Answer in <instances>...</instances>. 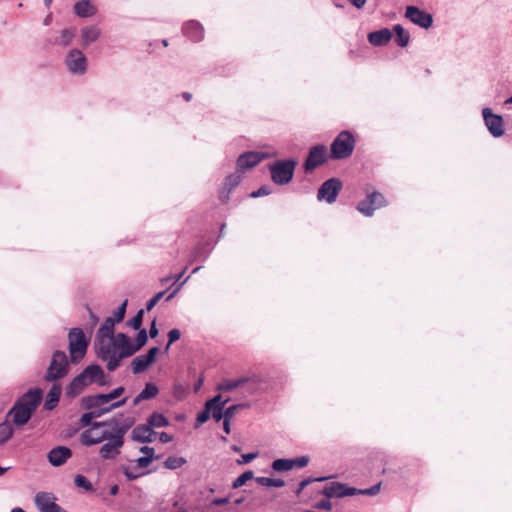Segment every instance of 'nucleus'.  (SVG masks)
Listing matches in <instances>:
<instances>
[{
	"mask_svg": "<svg viewBox=\"0 0 512 512\" xmlns=\"http://www.w3.org/2000/svg\"><path fill=\"white\" fill-rule=\"evenodd\" d=\"M98 358L106 362L108 371L116 370L122 359L128 358L133 355V350L130 347V338L124 333H118L116 339L102 342L94 346Z\"/></svg>",
	"mask_w": 512,
	"mask_h": 512,
	"instance_id": "f257e3e1",
	"label": "nucleus"
},
{
	"mask_svg": "<svg viewBox=\"0 0 512 512\" xmlns=\"http://www.w3.org/2000/svg\"><path fill=\"white\" fill-rule=\"evenodd\" d=\"M42 396L43 393L40 388H33L18 398L8 412V417L11 418L12 423L16 426L25 425L41 403Z\"/></svg>",
	"mask_w": 512,
	"mask_h": 512,
	"instance_id": "f03ea898",
	"label": "nucleus"
},
{
	"mask_svg": "<svg viewBox=\"0 0 512 512\" xmlns=\"http://www.w3.org/2000/svg\"><path fill=\"white\" fill-rule=\"evenodd\" d=\"M131 427V423L117 425L115 424L109 432V437L105 439V443L100 447L99 455L103 459H114L121 453L124 445V436Z\"/></svg>",
	"mask_w": 512,
	"mask_h": 512,
	"instance_id": "7ed1b4c3",
	"label": "nucleus"
},
{
	"mask_svg": "<svg viewBox=\"0 0 512 512\" xmlns=\"http://www.w3.org/2000/svg\"><path fill=\"white\" fill-rule=\"evenodd\" d=\"M68 342L71 361L77 363L86 355L90 337L81 328H72L68 333Z\"/></svg>",
	"mask_w": 512,
	"mask_h": 512,
	"instance_id": "20e7f679",
	"label": "nucleus"
},
{
	"mask_svg": "<svg viewBox=\"0 0 512 512\" xmlns=\"http://www.w3.org/2000/svg\"><path fill=\"white\" fill-rule=\"evenodd\" d=\"M110 426V422H94L92 423L91 428L83 431L80 435V442L82 445L91 446L102 443L109 437V432L111 429L107 427Z\"/></svg>",
	"mask_w": 512,
	"mask_h": 512,
	"instance_id": "39448f33",
	"label": "nucleus"
},
{
	"mask_svg": "<svg viewBox=\"0 0 512 512\" xmlns=\"http://www.w3.org/2000/svg\"><path fill=\"white\" fill-rule=\"evenodd\" d=\"M355 146V139L349 131H342L331 144V157L344 159L349 157Z\"/></svg>",
	"mask_w": 512,
	"mask_h": 512,
	"instance_id": "423d86ee",
	"label": "nucleus"
},
{
	"mask_svg": "<svg viewBox=\"0 0 512 512\" xmlns=\"http://www.w3.org/2000/svg\"><path fill=\"white\" fill-rule=\"evenodd\" d=\"M297 162L293 159L276 161L270 166L271 178L278 185L289 183L294 175Z\"/></svg>",
	"mask_w": 512,
	"mask_h": 512,
	"instance_id": "0eeeda50",
	"label": "nucleus"
},
{
	"mask_svg": "<svg viewBox=\"0 0 512 512\" xmlns=\"http://www.w3.org/2000/svg\"><path fill=\"white\" fill-rule=\"evenodd\" d=\"M68 357L63 351H55L45 374V380L55 381L68 373Z\"/></svg>",
	"mask_w": 512,
	"mask_h": 512,
	"instance_id": "6e6552de",
	"label": "nucleus"
},
{
	"mask_svg": "<svg viewBox=\"0 0 512 512\" xmlns=\"http://www.w3.org/2000/svg\"><path fill=\"white\" fill-rule=\"evenodd\" d=\"M386 204L385 197L381 193L374 191L357 204V210L364 216L371 217L377 209L386 206Z\"/></svg>",
	"mask_w": 512,
	"mask_h": 512,
	"instance_id": "1a4fd4ad",
	"label": "nucleus"
},
{
	"mask_svg": "<svg viewBox=\"0 0 512 512\" xmlns=\"http://www.w3.org/2000/svg\"><path fill=\"white\" fill-rule=\"evenodd\" d=\"M65 66L74 75H83L87 70V58L78 49H72L65 58Z\"/></svg>",
	"mask_w": 512,
	"mask_h": 512,
	"instance_id": "9d476101",
	"label": "nucleus"
},
{
	"mask_svg": "<svg viewBox=\"0 0 512 512\" xmlns=\"http://www.w3.org/2000/svg\"><path fill=\"white\" fill-rule=\"evenodd\" d=\"M342 188V183L337 178L326 180L319 188L317 193L318 200H325L327 203L332 204Z\"/></svg>",
	"mask_w": 512,
	"mask_h": 512,
	"instance_id": "9b49d317",
	"label": "nucleus"
},
{
	"mask_svg": "<svg viewBox=\"0 0 512 512\" xmlns=\"http://www.w3.org/2000/svg\"><path fill=\"white\" fill-rule=\"evenodd\" d=\"M485 126L489 133L495 137H501L504 134V123L500 115L492 113L490 108H483L482 110Z\"/></svg>",
	"mask_w": 512,
	"mask_h": 512,
	"instance_id": "f8f14e48",
	"label": "nucleus"
},
{
	"mask_svg": "<svg viewBox=\"0 0 512 512\" xmlns=\"http://www.w3.org/2000/svg\"><path fill=\"white\" fill-rule=\"evenodd\" d=\"M405 17L413 24L418 25L423 29H428L433 24V17L416 6H407L405 10Z\"/></svg>",
	"mask_w": 512,
	"mask_h": 512,
	"instance_id": "ddd939ff",
	"label": "nucleus"
},
{
	"mask_svg": "<svg viewBox=\"0 0 512 512\" xmlns=\"http://www.w3.org/2000/svg\"><path fill=\"white\" fill-rule=\"evenodd\" d=\"M327 157V148L324 145H317L310 149L304 163L306 173L312 172L316 167L323 164Z\"/></svg>",
	"mask_w": 512,
	"mask_h": 512,
	"instance_id": "4468645a",
	"label": "nucleus"
},
{
	"mask_svg": "<svg viewBox=\"0 0 512 512\" xmlns=\"http://www.w3.org/2000/svg\"><path fill=\"white\" fill-rule=\"evenodd\" d=\"M158 352V347H152L148 350L147 354L135 357L131 362L133 373L139 374L145 371L155 361Z\"/></svg>",
	"mask_w": 512,
	"mask_h": 512,
	"instance_id": "2eb2a0df",
	"label": "nucleus"
},
{
	"mask_svg": "<svg viewBox=\"0 0 512 512\" xmlns=\"http://www.w3.org/2000/svg\"><path fill=\"white\" fill-rule=\"evenodd\" d=\"M55 500L56 498L47 492H39L35 496V504L40 512H65Z\"/></svg>",
	"mask_w": 512,
	"mask_h": 512,
	"instance_id": "dca6fc26",
	"label": "nucleus"
},
{
	"mask_svg": "<svg viewBox=\"0 0 512 512\" xmlns=\"http://www.w3.org/2000/svg\"><path fill=\"white\" fill-rule=\"evenodd\" d=\"M264 154L258 152H245L237 159V170L245 173L262 161Z\"/></svg>",
	"mask_w": 512,
	"mask_h": 512,
	"instance_id": "f3484780",
	"label": "nucleus"
},
{
	"mask_svg": "<svg viewBox=\"0 0 512 512\" xmlns=\"http://www.w3.org/2000/svg\"><path fill=\"white\" fill-rule=\"evenodd\" d=\"M358 493V489L348 487L345 484L339 482H332L324 487L323 494L328 497H344L352 496Z\"/></svg>",
	"mask_w": 512,
	"mask_h": 512,
	"instance_id": "a211bd4d",
	"label": "nucleus"
},
{
	"mask_svg": "<svg viewBox=\"0 0 512 512\" xmlns=\"http://www.w3.org/2000/svg\"><path fill=\"white\" fill-rule=\"evenodd\" d=\"M81 406L86 410L96 411L107 409L110 405L104 394H96L83 397L81 399Z\"/></svg>",
	"mask_w": 512,
	"mask_h": 512,
	"instance_id": "6ab92c4d",
	"label": "nucleus"
},
{
	"mask_svg": "<svg viewBox=\"0 0 512 512\" xmlns=\"http://www.w3.org/2000/svg\"><path fill=\"white\" fill-rule=\"evenodd\" d=\"M309 462L308 456H301L295 459H277L273 461L272 468L275 471H288L294 467L303 468Z\"/></svg>",
	"mask_w": 512,
	"mask_h": 512,
	"instance_id": "aec40b11",
	"label": "nucleus"
},
{
	"mask_svg": "<svg viewBox=\"0 0 512 512\" xmlns=\"http://www.w3.org/2000/svg\"><path fill=\"white\" fill-rule=\"evenodd\" d=\"M243 173L236 171L230 175H228L223 183L221 192H220V198L223 202H226L229 200V194L232 192V190L239 185V183L242 181Z\"/></svg>",
	"mask_w": 512,
	"mask_h": 512,
	"instance_id": "412c9836",
	"label": "nucleus"
},
{
	"mask_svg": "<svg viewBox=\"0 0 512 512\" xmlns=\"http://www.w3.org/2000/svg\"><path fill=\"white\" fill-rule=\"evenodd\" d=\"M156 436V432L153 428L147 425H137L132 431L133 440L140 443H150L153 442Z\"/></svg>",
	"mask_w": 512,
	"mask_h": 512,
	"instance_id": "4be33fe9",
	"label": "nucleus"
},
{
	"mask_svg": "<svg viewBox=\"0 0 512 512\" xmlns=\"http://www.w3.org/2000/svg\"><path fill=\"white\" fill-rule=\"evenodd\" d=\"M71 456L72 452L68 447L58 446L50 450L48 453V460L53 466H60L64 464Z\"/></svg>",
	"mask_w": 512,
	"mask_h": 512,
	"instance_id": "5701e85b",
	"label": "nucleus"
},
{
	"mask_svg": "<svg viewBox=\"0 0 512 512\" xmlns=\"http://www.w3.org/2000/svg\"><path fill=\"white\" fill-rule=\"evenodd\" d=\"M125 403H126V398H123L120 401L110 404V406L107 409L96 410V411H91V412L85 413L81 416L80 423L83 427L88 426L91 424V421L93 418L100 417L103 414L108 413L115 408L123 406Z\"/></svg>",
	"mask_w": 512,
	"mask_h": 512,
	"instance_id": "b1692460",
	"label": "nucleus"
},
{
	"mask_svg": "<svg viewBox=\"0 0 512 512\" xmlns=\"http://www.w3.org/2000/svg\"><path fill=\"white\" fill-rule=\"evenodd\" d=\"M184 34L194 42H199L204 37V29L202 25L194 20L188 21L183 26Z\"/></svg>",
	"mask_w": 512,
	"mask_h": 512,
	"instance_id": "393cba45",
	"label": "nucleus"
},
{
	"mask_svg": "<svg viewBox=\"0 0 512 512\" xmlns=\"http://www.w3.org/2000/svg\"><path fill=\"white\" fill-rule=\"evenodd\" d=\"M80 34L82 45L86 47L99 39L101 29L96 25L85 26L81 29Z\"/></svg>",
	"mask_w": 512,
	"mask_h": 512,
	"instance_id": "a878e982",
	"label": "nucleus"
},
{
	"mask_svg": "<svg viewBox=\"0 0 512 512\" xmlns=\"http://www.w3.org/2000/svg\"><path fill=\"white\" fill-rule=\"evenodd\" d=\"M391 38L392 33L388 28H383L368 34V40L374 46L386 45Z\"/></svg>",
	"mask_w": 512,
	"mask_h": 512,
	"instance_id": "bb28decb",
	"label": "nucleus"
},
{
	"mask_svg": "<svg viewBox=\"0 0 512 512\" xmlns=\"http://www.w3.org/2000/svg\"><path fill=\"white\" fill-rule=\"evenodd\" d=\"M89 384V381H87L84 375L80 373L68 385L66 393L68 396L75 397L79 395Z\"/></svg>",
	"mask_w": 512,
	"mask_h": 512,
	"instance_id": "cd10ccee",
	"label": "nucleus"
},
{
	"mask_svg": "<svg viewBox=\"0 0 512 512\" xmlns=\"http://www.w3.org/2000/svg\"><path fill=\"white\" fill-rule=\"evenodd\" d=\"M96 11V7L89 0H82L74 5V13L81 18L91 17Z\"/></svg>",
	"mask_w": 512,
	"mask_h": 512,
	"instance_id": "c85d7f7f",
	"label": "nucleus"
},
{
	"mask_svg": "<svg viewBox=\"0 0 512 512\" xmlns=\"http://www.w3.org/2000/svg\"><path fill=\"white\" fill-rule=\"evenodd\" d=\"M81 373L84 375L87 381H89L90 384L93 382L102 383V380L105 377L103 369L96 364L87 366Z\"/></svg>",
	"mask_w": 512,
	"mask_h": 512,
	"instance_id": "c756f323",
	"label": "nucleus"
},
{
	"mask_svg": "<svg viewBox=\"0 0 512 512\" xmlns=\"http://www.w3.org/2000/svg\"><path fill=\"white\" fill-rule=\"evenodd\" d=\"M60 396H61V387L57 384H54L46 396V400L44 402V408L49 411L53 410L57 406Z\"/></svg>",
	"mask_w": 512,
	"mask_h": 512,
	"instance_id": "7c9ffc66",
	"label": "nucleus"
},
{
	"mask_svg": "<svg viewBox=\"0 0 512 512\" xmlns=\"http://www.w3.org/2000/svg\"><path fill=\"white\" fill-rule=\"evenodd\" d=\"M159 392L158 387L153 383H147L145 388L134 398L133 404L137 405L142 400L154 398Z\"/></svg>",
	"mask_w": 512,
	"mask_h": 512,
	"instance_id": "2f4dec72",
	"label": "nucleus"
},
{
	"mask_svg": "<svg viewBox=\"0 0 512 512\" xmlns=\"http://www.w3.org/2000/svg\"><path fill=\"white\" fill-rule=\"evenodd\" d=\"M113 339H116V335H114V329H111V328L101 325V327L97 331L95 341H94V346L97 344H101L102 342L105 343V342L113 340Z\"/></svg>",
	"mask_w": 512,
	"mask_h": 512,
	"instance_id": "473e14b6",
	"label": "nucleus"
},
{
	"mask_svg": "<svg viewBox=\"0 0 512 512\" xmlns=\"http://www.w3.org/2000/svg\"><path fill=\"white\" fill-rule=\"evenodd\" d=\"M248 381V378L242 377L236 380L225 379L218 384L217 389L220 391H231L238 387L243 386Z\"/></svg>",
	"mask_w": 512,
	"mask_h": 512,
	"instance_id": "72a5a7b5",
	"label": "nucleus"
},
{
	"mask_svg": "<svg viewBox=\"0 0 512 512\" xmlns=\"http://www.w3.org/2000/svg\"><path fill=\"white\" fill-rule=\"evenodd\" d=\"M395 32V42L400 47H406L410 40V34L400 25L397 24L393 27Z\"/></svg>",
	"mask_w": 512,
	"mask_h": 512,
	"instance_id": "f704fd0d",
	"label": "nucleus"
},
{
	"mask_svg": "<svg viewBox=\"0 0 512 512\" xmlns=\"http://www.w3.org/2000/svg\"><path fill=\"white\" fill-rule=\"evenodd\" d=\"M74 36H75V29H73V28L63 29L60 33V36L54 40V44L61 45L64 47L68 46L72 42Z\"/></svg>",
	"mask_w": 512,
	"mask_h": 512,
	"instance_id": "c9c22d12",
	"label": "nucleus"
},
{
	"mask_svg": "<svg viewBox=\"0 0 512 512\" xmlns=\"http://www.w3.org/2000/svg\"><path fill=\"white\" fill-rule=\"evenodd\" d=\"M148 424L152 428H160V427H166L169 425L168 419L160 413H153L148 418Z\"/></svg>",
	"mask_w": 512,
	"mask_h": 512,
	"instance_id": "e433bc0d",
	"label": "nucleus"
},
{
	"mask_svg": "<svg viewBox=\"0 0 512 512\" xmlns=\"http://www.w3.org/2000/svg\"><path fill=\"white\" fill-rule=\"evenodd\" d=\"M147 340H148V336H147L146 329H141L138 332L137 337L135 339V341H136L135 345L132 344V342L130 341V347L133 350V354H135L138 350H140L147 343Z\"/></svg>",
	"mask_w": 512,
	"mask_h": 512,
	"instance_id": "4c0bfd02",
	"label": "nucleus"
},
{
	"mask_svg": "<svg viewBox=\"0 0 512 512\" xmlns=\"http://www.w3.org/2000/svg\"><path fill=\"white\" fill-rule=\"evenodd\" d=\"M256 482L265 487H283L285 482L282 479H274L269 477H257Z\"/></svg>",
	"mask_w": 512,
	"mask_h": 512,
	"instance_id": "58836bf2",
	"label": "nucleus"
},
{
	"mask_svg": "<svg viewBox=\"0 0 512 512\" xmlns=\"http://www.w3.org/2000/svg\"><path fill=\"white\" fill-rule=\"evenodd\" d=\"M186 464V459L183 457L169 456L164 461V467L167 469L175 470Z\"/></svg>",
	"mask_w": 512,
	"mask_h": 512,
	"instance_id": "ea45409f",
	"label": "nucleus"
},
{
	"mask_svg": "<svg viewBox=\"0 0 512 512\" xmlns=\"http://www.w3.org/2000/svg\"><path fill=\"white\" fill-rule=\"evenodd\" d=\"M13 435V429L8 422L0 424V444L9 440Z\"/></svg>",
	"mask_w": 512,
	"mask_h": 512,
	"instance_id": "a19ab883",
	"label": "nucleus"
},
{
	"mask_svg": "<svg viewBox=\"0 0 512 512\" xmlns=\"http://www.w3.org/2000/svg\"><path fill=\"white\" fill-rule=\"evenodd\" d=\"M74 483L77 487L83 488L85 491L90 492L93 490V486H92L91 482L85 476H83L81 474H78L75 476Z\"/></svg>",
	"mask_w": 512,
	"mask_h": 512,
	"instance_id": "79ce46f5",
	"label": "nucleus"
},
{
	"mask_svg": "<svg viewBox=\"0 0 512 512\" xmlns=\"http://www.w3.org/2000/svg\"><path fill=\"white\" fill-rule=\"evenodd\" d=\"M254 478V473L253 471H245L244 473H242L240 476H238L234 482H233V488H239L241 486H243L244 484H246L247 481L251 480Z\"/></svg>",
	"mask_w": 512,
	"mask_h": 512,
	"instance_id": "37998d69",
	"label": "nucleus"
},
{
	"mask_svg": "<svg viewBox=\"0 0 512 512\" xmlns=\"http://www.w3.org/2000/svg\"><path fill=\"white\" fill-rule=\"evenodd\" d=\"M210 412H211V408H208L207 407V403H205V408L204 410H202L198 415H197V418H196V424H195V427H199L200 425L204 424L205 422H207L210 418Z\"/></svg>",
	"mask_w": 512,
	"mask_h": 512,
	"instance_id": "c03bdc74",
	"label": "nucleus"
},
{
	"mask_svg": "<svg viewBox=\"0 0 512 512\" xmlns=\"http://www.w3.org/2000/svg\"><path fill=\"white\" fill-rule=\"evenodd\" d=\"M143 314H144V311L142 309L139 310L137 312V314L127 322V325L132 327L135 330L140 329V327L142 325V321H143Z\"/></svg>",
	"mask_w": 512,
	"mask_h": 512,
	"instance_id": "a18cd8bd",
	"label": "nucleus"
},
{
	"mask_svg": "<svg viewBox=\"0 0 512 512\" xmlns=\"http://www.w3.org/2000/svg\"><path fill=\"white\" fill-rule=\"evenodd\" d=\"M127 303L128 301L127 300H124L123 303L117 308V310L114 312V317H112L117 323H120L124 317H125V313H126V308H127Z\"/></svg>",
	"mask_w": 512,
	"mask_h": 512,
	"instance_id": "49530a36",
	"label": "nucleus"
},
{
	"mask_svg": "<svg viewBox=\"0 0 512 512\" xmlns=\"http://www.w3.org/2000/svg\"><path fill=\"white\" fill-rule=\"evenodd\" d=\"M153 459H159V456H156V457H154V456H143V457L137 458L135 460V462H136L137 467L144 469V468H147L151 464Z\"/></svg>",
	"mask_w": 512,
	"mask_h": 512,
	"instance_id": "de8ad7c7",
	"label": "nucleus"
},
{
	"mask_svg": "<svg viewBox=\"0 0 512 512\" xmlns=\"http://www.w3.org/2000/svg\"><path fill=\"white\" fill-rule=\"evenodd\" d=\"M228 400H222V396L220 394L214 396L212 399L208 400L207 407L213 408V406H219L224 408Z\"/></svg>",
	"mask_w": 512,
	"mask_h": 512,
	"instance_id": "09e8293b",
	"label": "nucleus"
},
{
	"mask_svg": "<svg viewBox=\"0 0 512 512\" xmlns=\"http://www.w3.org/2000/svg\"><path fill=\"white\" fill-rule=\"evenodd\" d=\"M244 405H241V404H237V405H232V406H229L228 408H226V410L224 411V419L226 420H230L235 416V414L237 413V411L241 408H243Z\"/></svg>",
	"mask_w": 512,
	"mask_h": 512,
	"instance_id": "8fccbe9b",
	"label": "nucleus"
},
{
	"mask_svg": "<svg viewBox=\"0 0 512 512\" xmlns=\"http://www.w3.org/2000/svg\"><path fill=\"white\" fill-rule=\"evenodd\" d=\"M180 337H181V332H180V330H178V329H176V328H175V329L170 330V331H169V333H168V339H169V340H168V343H167V345H166V348H165V349H166V350H168V349H169V347H170V345H171L172 343H174L175 341L179 340V339H180Z\"/></svg>",
	"mask_w": 512,
	"mask_h": 512,
	"instance_id": "3c124183",
	"label": "nucleus"
},
{
	"mask_svg": "<svg viewBox=\"0 0 512 512\" xmlns=\"http://www.w3.org/2000/svg\"><path fill=\"white\" fill-rule=\"evenodd\" d=\"M380 487H381V483L379 482L376 485L372 486L371 488H368V489H358V493L357 494L373 496V495H376V494H378L380 492Z\"/></svg>",
	"mask_w": 512,
	"mask_h": 512,
	"instance_id": "603ef678",
	"label": "nucleus"
},
{
	"mask_svg": "<svg viewBox=\"0 0 512 512\" xmlns=\"http://www.w3.org/2000/svg\"><path fill=\"white\" fill-rule=\"evenodd\" d=\"M222 407L213 406L211 408L210 417H212L216 422H219L221 419H224V412Z\"/></svg>",
	"mask_w": 512,
	"mask_h": 512,
	"instance_id": "864d4df0",
	"label": "nucleus"
},
{
	"mask_svg": "<svg viewBox=\"0 0 512 512\" xmlns=\"http://www.w3.org/2000/svg\"><path fill=\"white\" fill-rule=\"evenodd\" d=\"M323 480H325L324 477L315 478V479L307 478V479L302 480L299 484V488L297 489L296 494L299 495L310 483H312L314 481H323Z\"/></svg>",
	"mask_w": 512,
	"mask_h": 512,
	"instance_id": "5fc2aeb1",
	"label": "nucleus"
},
{
	"mask_svg": "<svg viewBox=\"0 0 512 512\" xmlns=\"http://www.w3.org/2000/svg\"><path fill=\"white\" fill-rule=\"evenodd\" d=\"M123 392H124V387H118V388L114 389L113 391H111L110 393L104 394V395H105V397H107V399L110 403L112 400L120 397L123 394Z\"/></svg>",
	"mask_w": 512,
	"mask_h": 512,
	"instance_id": "6e6d98bb",
	"label": "nucleus"
},
{
	"mask_svg": "<svg viewBox=\"0 0 512 512\" xmlns=\"http://www.w3.org/2000/svg\"><path fill=\"white\" fill-rule=\"evenodd\" d=\"M271 193V190L269 187L267 186H262L260 187L258 190L254 191L251 193V197L253 198H256V197H261V196H267Z\"/></svg>",
	"mask_w": 512,
	"mask_h": 512,
	"instance_id": "4d7b16f0",
	"label": "nucleus"
},
{
	"mask_svg": "<svg viewBox=\"0 0 512 512\" xmlns=\"http://www.w3.org/2000/svg\"><path fill=\"white\" fill-rule=\"evenodd\" d=\"M315 507L317 509H322V510L330 511L332 509V504H331V502L328 499H323V500L319 501L315 505Z\"/></svg>",
	"mask_w": 512,
	"mask_h": 512,
	"instance_id": "13d9d810",
	"label": "nucleus"
},
{
	"mask_svg": "<svg viewBox=\"0 0 512 512\" xmlns=\"http://www.w3.org/2000/svg\"><path fill=\"white\" fill-rule=\"evenodd\" d=\"M123 473L128 480H135L142 475L134 473L129 467H123Z\"/></svg>",
	"mask_w": 512,
	"mask_h": 512,
	"instance_id": "bf43d9fd",
	"label": "nucleus"
},
{
	"mask_svg": "<svg viewBox=\"0 0 512 512\" xmlns=\"http://www.w3.org/2000/svg\"><path fill=\"white\" fill-rule=\"evenodd\" d=\"M257 453H248V454H243L241 457H242V460L238 461L239 464H246V463H249L251 462L252 460H254L256 457H257Z\"/></svg>",
	"mask_w": 512,
	"mask_h": 512,
	"instance_id": "052dcab7",
	"label": "nucleus"
},
{
	"mask_svg": "<svg viewBox=\"0 0 512 512\" xmlns=\"http://www.w3.org/2000/svg\"><path fill=\"white\" fill-rule=\"evenodd\" d=\"M159 440L162 443H168V442H171L173 440V436L168 434V433H166V432H161L159 434Z\"/></svg>",
	"mask_w": 512,
	"mask_h": 512,
	"instance_id": "680f3d73",
	"label": "nucleus"
},
{
	"mask_svg": "<svg viewBox=\"0 0 512 512\" xmlns=\"http://www.w3.org/2000/svg\"><path fill=\"white\" fill-rule=\"evenodd\" d=\"M229 503V498H215L212 500V505L221 506Z\"/></svg>",
	"mask_w": 512,
	"mask_h": 512,
	"instance_id": "e2e57ef3",
	"label": "nucleus"
},
{
	"mask_svg": "<svg viewBox=\"0 0 512 512\" xmlns=\"http://www.w3.org/2000/svg\"><path fill=\"white\" fill-rule=\"evenodd\" d=\"M351 5L357 9H361L366 4L367 0H347Z\"/></svg>",
	"mask_w": 512,
	"mask_h": 512,
	"instance_id": "0e129e2a",
	"label": "nucleus"
},
{
	"mask_svg": "<svg viewBox=\"0 0 512 512\" xmlns=\"http://www.w3.org/2000/svg\"><path fill=\"white\" fill-rule=\"evenodd\" d=\"M139 451L143 454H145V456H154V448L152 447H149V446H142Z\"/></svg>",
	"mask_w": 512,
	"mask_h": 512,
	"instance_id": "69168bd1",
	"label": "nucleus"
},
{
	"mask_svg": "<svg viewBox=\"0 0 512 512\" xmlns=\"http://www.w3.org/2000/svg\"><path fill=\"white\" fill-rule=\"evenodd\" d=\"M116 323L117 322L112 317H108V318H106V320L104 321L102 326L114 329V326H115Z\"/></svg>",
	"mask_w": 512,
	"mask_h": 512,
	"instance_id": "338daca9",
	"label": "nucleus"
},
{
	"mask_svg": "<svg viewBox=\"0 0 512 512\" xmlns=\"http://www.w3.org/2000/svg\"><path fill=\"white\" fill-rule=\"evenodd\" d=\"M150 337L155 338L158 335V329L156 327V320H153L150 331H149Z\"/></svg>",
	"mask_w": 512,
	"mask_h": 512,
	"instance_id": "774afa93",
	"label": "nucleus"
}]
</instances>
